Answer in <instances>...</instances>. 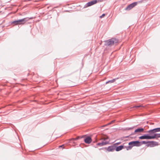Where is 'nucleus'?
I'll return each mask as SVG.
<instances>
[{
  "instance_id": "f257e3e1",
  "label": "nucleus",
  "mask_w": 160,
  "mask_h": 160,
  "mask_svg": "<svg viewBox=\"0 0 160 160\" xmlns=\"http://www.w3.org/2000/svg\"><path fill=\"white\" fill-rule=\"evenodd\" d=\"M160 138V133L155 134L152 135H149L148 134H144L139 137L140 139H152L155 138Z\"/></svg>"
},
{
  "instance_id": "f03ea898",
  "label": "nucleus",
  "mask_w": 160,
  "mask_h": 160,
  "mask_svg": "<svg viewBox=\"0 0 160 160\" xmlns=\"http://www.w3.org/2000/svg\"><path fill=\"white\" fill-rule=\"evenodd\" d=\"M31 19H32V18H26L17 20H15L12 22H11V24H13L14 25H23Z\"/></svg>"
},
{
  "instance_id": "7ed1b4c3",
  "label": "nucleus",
  "mask_w": 160,
  "mask_h": 160,
  "mask_svg": "<svg viewBox=\"0 0 160 160\" xmlns=\"http://www.w3.org/2000/svg\"><path fill=\"white\" fill-rule=\"evenodd\" d=\"M118 40L115 38H112L105 41V45L107 46H111L118 43Z\"/></svg>"
},
{
  "instance_id": "20e7f679",
  "label": "nucleus",
  "mask_w": 160,
  "mask_h": 160,
  "mask_svg": "<svg viewBox=\"0 0 160 160\" xmlns=\"http://www.w3.org/2000/svg\"><path fill=\"white\" fill-rule=\"evenodd\" d=\"M160 132V128H156L152 129L149 130L145 132L148 133V134H148L149 135H152L155 134H157L155 133L156 132Z\"/></svg>"
},
{
  "instance_id": "39448f33",
  "label": "nucleus",
  "mask_w": 160,
  "mask_h": 160,
  "mask_svg": "<svg viewBox=\"0 0 160 160\" xmlns=\"http://www.w3.org/2000/svg\"><path fill=\"white\" fill-rule=\"evenodd\" d=\"M148 144L146 145L147 147H153L159 145L158 142L154 141H148Z\"/></svg>"
},
{
  "instance_id": "423d86ee",
  "label": "nucleus",
  "mask_w": 160,
  "mask_h": 160,
  "mask_svg": "<svg viewBox=\"0 0 160 160\" xmlns=\"http://www.w3.org/2000/svg\"><path fill=\"white\" fill-rule=\"evenodd\" d=\"M139 143V141H133L129 142L128 143V145H131L132 147L133 146L139 147L140 146V145Z\"/></svg>"
},
{
  "instance_id": "0eeeda50",
  "label": "nucleus",
  "mask_w": 160,
  "mask_h": 160,
  "mask_svg": "<svg viewBox=\"0 0 160 160\" xmlns=\"http://www.w3.org/2000/svg\"><path fill=\"white\" fill-rule=\"evenodd\" d=\"M144 130V128H138L136 129L132 135H135L138 133L139 132H143Z\"/></svg>"
},
{
  "instance_id": "6e6552de",
  "label": "nucleus",
  "mask_w": 160,
  "mask_h": 160,
  "mask_svg": "<svg viewBox=\"0 0 160 160\" xmlns=\"http://www.w3.org/2000/svg\"><path fill=\"white\" fill-rule=\"evenodd\" d=\"M137 5L136 2H133L129 5L125 9L126 10H130Z\"/></svg>"
},
{
  "instance_id": "1a4fd4ad",
  "label": "nucleus",
  "mask_w": 160,
  "mask_h": 160,
  "mask_svg": "<svg viewBox=\"0 0 160 160\" xmlns=\"http://www.w3.org/2000/svg\"><path fill=\"white\" fill-rule=\"evenodd\" d=\"M98 0H93L88 2L86 4V7H89L96 3Z\"/></svg>"
},
{
  "instance_id": "9d476101",
  "label": "nucleus",
  "mask_w": 160,
  "mask_h": 160,
  "mask_svg": "<svg viewBox=\"0 0 160 160\" xmlns=\"http://www.w3.org/2000/svg\"><path fill=\"white\" fill-rule=\"evenodd\" d=\"M92 141V138L89 136L87 137L84 139V141L87 144H90L91 142Z\"/></svg>"
},
{
  "instance_id": "9b49d317",
  "label": "nucleus",
  "mask_w": 160,
  "mask_h": 160,
  "mask_svg": "<svg viewBox=\"0 0 160 160\" xmlns=\"http://www.w3.org/2000/svg\"><path fill=\"white\" fill-rule=\"evenodd\" d=\"M116 148V146L115 145L109 146L107 148V150L108 152L113 151Z\"/></svg>"
},
{
  "instance_id": "f8f14e48",
  "label": "nucleus",
  "mask_w": 160,
  "mask_h": 160,
  "mask_svg": "<svg viewBox=\"0 0 160 160\" xmlns=\"http://www.w3.org/2000/svg\"><path fill=\"white\" fill-rule=\"evenodd\" d=\"M109 141H105L102 142L98 143L97 144V146H98L100 147L103 146L104 145H106V144L109 143Z\"/></svg>"
},
{
  "instance_id": "ddd939ff",
  "label": "nucleus",
  "mask_w": 160,
  "mask_h": 160,
  "mask_svg": "<svg viewBox=\"0 0 160 160\" xmlns=\"http://www.w3.org/2000/svg\"><path fill=\"white\" fill-rule=\"evenodd\" d=\"M124 147L123 146V145H120V146L116 147L115 150L117 151H119L121 150Z\"/></svg>"
},
{
  "instance_id": "4468645a",
  "label": "nucleus",
  "mask_w": 160,
  "mask_h": 160,
  "mask_svg": "<svg viewBox=\"0 0 160 160\" xmlns=\"http://www.w3.org/2000/svg\"><path fill=\"white\" fill-rule=\"evenodd\" d=\"M140 144V146H141L143 144H148V141H142L141 142H139Z\"/></svg>"
},
{
  "instance_id": "2eb2a0df",
  "label": "nucleus",
  "mask_w": 160,
  "mask_h": 160,
  "mask_svg": "<svg viewBox=\"0 0 160 160\" xmlns=\"http://www.w3.org/2000/svg\"><path fill=\"white\" fill-rule=\"evenodd\" d=\"M116 79H113L112 80L108 81L106 82V83L107 84L109 83H111L115 81Z\"/></svg>"
},
{
  "instance_id": "dca6fc26",
  "label": "nucleus",
  "mask_w": 160,
  "mask_h": 160,
  "mask_svg": "<svg viewBox=\"0 0 160 160\" xmlns=\"http://www.w3.org/2000/svg\"><path fill=\"white\" fill-rule=\"evenodd\" d=\"M143 107V106L142 105H137V106H134L133 107V108H138L140 107Z\"/></svg>"
},
{
  "instance_id": "f3484780",
  "label": "nucleus",
  "mask_w": 160,
  "mask_h": 160,
  "mask_svg": "<svg viewBox=\"0 0 160 160\" xmlns=\"http://www.w3.org/2000/svg\"><path fill=\"white\" fill-rule=\"evenodd\" d=\"M143 1V0H140V1H138V2H136L137 3V4H138V3H142V2Z\"/></svg>"
},
{
  "instance_id": "a211bd4d",
  "label": "nucleus",
  "mask_w": 160,
  "mask_h": 160,
  "mask_svg": "<svg viewBox=\"0 0 160 160\" xmlns=\"http://www.w3.org/2000/svg\"><path fill=\"white\" fill-rule=\"evenodd\" d=\"M132 147L131 146V145H130V146H128L126 148L127 150H128L129 149H130L132 148Z\"/></svg>"
},
{
  "instance_id": "6ab92c4d",
  "label": "nucleus",
  "mask_w": 160,
  "mask_h": 160,
  "mask_svg": "<svg viewBox=\"0 0 160 160\" xmlns=\"http://www.w3.org/2000/svg\"><path fill=\"white\" fill-rule=\"evenodd\" d=\"M133 128H126V129L127 130H131Z\"/></svg>"
},
{
  "instance_id": "aec40b11",
  "label": "nucleus",
  "mask_w": 160,
  "mask_h": 160,
  "mask_svg": "<svg viewBox=\"0 0 160 160\" xmlns=\"http://www.w3.org/2000/svg\"><path fill=\"white\" fill-rule=\"evenodd\" d=\"M84 137V136H78L77 137V138H78V140L80 138H82Z\"/></svg>"
},
{
  "instance_id": "412c9836",
  "label": "nucleus",
  "mask_w": 160,
  "mask_h": 160,
  "mask_svg": "<svg viewBox=\"0 0 160 160\" xmlns=\"http://www.w3.org/2000/svg\"><path fill=\"white\" fill-rule=\"evenodd\" d=\"M105 16V14H103L100 17L101 18H102L103 17Z\"/></svg>"
},
{
  "instance_id": "4be33fe9",
  "label": "nucleus",
  "mask_w": 160,
  "mask_h": 160,
  "mask_svg": "<svg viewBox=\"0 0 160 160\" xmlns=\"http://www.w3.org/2000/svg\"><path fill=\"white\" fill-rule=\"evenodd\" d=\"M114 120H112V121L108 123V125H110V124H111V123H112L113 122H114Z\"/></svg>"
},
{
  "instance_id": "5701e85b",
  "label": "nucleus",
  "mask_w": 160,
  "mask_h": 160,
  "mask_svg": "<svg viewBox=\"0 0 160 160\" xmlns=\"http://www.w3.org/2000/svg\"><path fill=\"white\" fill-rule=\"evenodd\" d=\"M109 138L108 137H107L106 138H104V140H107Z\"/></svg>"
},
{
  "instance_id": "b1692460",
  "label": "nucleus",
  "mask_w": 160,
  "mask_h": 160,
  "mask_svg": "<svg viewBox=\"0 0 160 160\" xmlns=\"http://www.w3.org/2000/svg\"><path fill=\"white\" fill-rule=\"evenodd\" d=\"M72 139L74 140H78V138H73Z\"/></svg>"
},
{
  "instance_id": "393cba45",
  "label": "nucleus",
  "mask_w": 160,
  "mask_h": 160,
  "mask_svg": "<svg viewBox=\"0 0 160 160\" xmlns=\"http://www.w3.org/2000/svg\"><path fill=\"white\" fill-rule=\"evenodd\" d=\"M120 143L119 142V143H116L115 144H120Z\"/></svg>"
},
{
  "instance_id": "a878e982",
  "label": "nucleus",
  "mask_w": 160,
  "mask_h": 160,
  "mask_svg": "<svg viewBox=\"0 0 160 160\" xmlns=\"http://www.w3.org/2000/svg\"><path fill=\"white\" fill-rule=\"evenodd\" d=\"M62 146H63V145L60 146V147H62Z\"/></svg>"
}]
</instances>
